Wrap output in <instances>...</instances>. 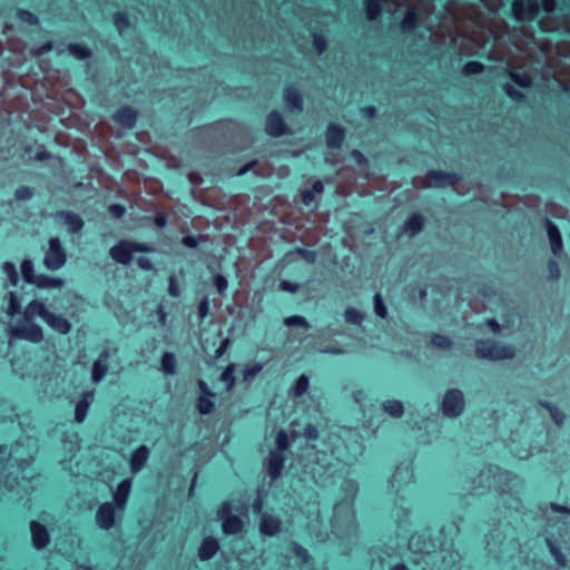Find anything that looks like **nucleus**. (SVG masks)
Here are the masks:
<instances>
[{
    "instance_id": "obj_1",
    "label": "nucleus",
    "mask_w": 570,
    "mask_h": 570,
    "mask_svg": "<svg viewBox=\"0 0 570 570\" xmlns=\"http://www.w3.org/2000/svg\"><path fill=\"white\" fill-rule=\"evenodd\" d=\"M49 312L50 311L42 301H30L23 312L24 321L19 322L10 328V336L12 338L28 341L33 344L41 343L43 340V330L39 324L32 322V320L35 317H40L45 321Z\"/></svg>"
},
{
    "instance_id": "obj_2",
    "label": "nucleus",
    "mask_w": 570,
    "mask_h": 570,
    "mask_svg": "<svg viewBox=\"0 0 570 570\" xmlns=\"http://www.w3.org/2000/svg\"><path fill=\"white\" fill-rule=\"evenodd\" d=\"M475 356L485 361H509L517 355V348L513 344L503 343L494 338H481L475 342Z\"/></svg>"
},
{
    "instance_id": "obj_3",
    "label": "nucleus",
    "mask_w": 570,
    "mask_h": 570,
    "mask_svg": "<svg viewBox=\"0 0 570 570\" xmlns=\"http://www.w3.org/2000/svg\"><path fill=\"white\" fill-rule=\"evenodd\" d=\"M155 249L148 244L131 239H121L109 249L110 257L118 264L128 265L134 253H153Z\"/></svg>"
},
{
    "instance_id": "obj_4",
    "label": "nucleus",
    "mask_w": 570,
    "mask_h": 570,
    "mask_svg": "<svg viewBox=\"0 0 570 570\" xmlns=\"http://www.w3.org/2000/svg\"><path fill=\"white\" fill-rule=\"evenodd\" d=\"M441 410L448 419L459 417L465 410L464 393L456 387L446 390L442 399Z\"/></svg>"
},
{
    "instance_id": "obj_5",
    "label": "nucleus",
    "mask_w": 570,
    "mask_h": 570,
    "mask_svg": "<svg viewBox=\"0 0 570 570\" xmlns=\"http://www.w3.org/2000/svg\"><path fill=\"white\" fill-rule=\"evenodd\" d=\"M462 180V175L458 171H444L430 169L425 173L423 185L428 188L454 187Z\"/></svg>"
},
{
    "instance_id": "obj_6",
    "label": "nucleus",
    "mask_w": 570,
    "mask_h": 570,
    "mask_svg": "<svg viewBox=\"0 0 570 570\" xmlns=\"http://www.w3.org/2000/svg\"><path fill=\"white\" fill-rule=\"evenodd\" d=\"M67 252L58 237H51L48 242V249L45 253L43 265L47 269L55 272L65 266Z\"/></svg>"
},
{
    "instance_id": "obj_7",
    "label": "nucleus",
    "mask_w": 570,
    "mask_h": 570,
    "mask_svg": "<svg viewBox=\"0 0 570 570\" xmlns=\"http://www.w3.org/2000/svg\"><path fill=\"white\" fill-rule=\"evenodd\" d=\"M264 129L272 138H281L293 134V130L283 114L276 109L266 115Z\"/></svg>"
},
{
    "instance_id": "obj_8",
    "label": "nucleus",
    "mask_w": 570,
    "mask_h": 570,
    "mask_svg": "<svg viewBox=\"0 0 570 570\" xmlns=\"http://www.w3.org/2000/svg\"><path fill=\"white\" fill-rule=\"evenodd\" d=\"M118 512V508L110 501L100 503L95 513L96 525L102 531H110L116 527Z\"/></svg>"
},
{
    "instance_id": "obj_9",
    "label": "nucleus",
    "mask_w": 570,
    "mask_h": 570,
    "mask_svg": "<svg viewBox=\"0 0 570 570\" xmlns=\"http://www.w3.org/2000/svg\"><path fill=\"white\" fill-rule=\"evenodd\" d=\"M344 491L348 494L352 495V498H354L358 491V483L356 480L354 479H347L344 481ZM333 512H334V515H333V519H332V522L334 523L335 519L337 517H341V515H353L354 511H353V499L351 500H347V499H341V500H337L335 503H334V507H333Z\"/></svg>"
},
{
    "instance_id": "obj_10",
    "label": "nucleus",
    "mask_w": 570,
    "mask_h": 570,
    "mask_svg": "<svg viewBox=\"0 0 570 570\" xmlns=\"http://www.w3.org/2000/svg\"><path fill=\"white\" fill-rule=\"evenodd\" d=\"M197 386L199 390V395L196 397V409L199 414L209 415L216 407L215 400L217 394L210 390L208 384L203 380H198Z\"/></svg>"
},
{
    "instance_id": "obj_11",
    "label": "nucleus",
    "mask_w": 570,
    "mask_h": 570,
    "mask_svg": "<svg viewBox=\"0 0 570 570\" xmlns=\"http://www.w3.org/2000/svg\"><path fill=\"white\" fill-rule=\"evenodd\" d=\"M283 101L287 111L302 112L304 108L303 90L296 83L285 86L283 89Z\"/></svg>"
},
{
    "instance_id": "obj_12",
    "label": "nucleus",
    "mask_w": 570,
    "mask_h": 570,
    "mask_svg": "<svg viewBox=\"0 0 570 570\" xmlns=\"http://www.w3.org/2000/svg\"><path fill=\"white\" fill-rule=\"evenodd\" d=\"M53 219L67 227V230L71 235L80 234L85 227L82 217L71 210L60 209L53 213Z\"/></svg>"
},
{
    "instance_id": "obj_13",
    "label": "nucleus",
    "mask_w": 570,
    "mask_h": 570,
    "mask_svg": "<svg viewBox=\"0 0 570 570\" xmlns=\"http://www.w3.org/2000/svg\"><path fill=\"white\" fill-rule=\"evenodd\" d=\"M29 530L31 534V542L36 550H45L51 542V534L49 529L37 520L29 522Z\"/></svg>"
},
{
    "instance_id": "obj_14",
    "label": "nucleus",
    "mask_w": 570,
    "mask_h": 570,
    "mask_svg": "<svg viewBox=\"0 0 570 570\" xmlns=\"http://www.w3.org/2000/svg\"><path fill=\"white\" fill-rule=\"evenodd\" d=\"M544 227L551 253L554 257H561L564 253V243L559 227L548 217L544 218Z\"/></svg>"
},
{
    "instance_id": "obj_15",
    "label": "nucleus",
    "mask_w": 570,
    "mask_h": 570,
    "mask_svg": "<svg viewBox=\"0 0 570 570\" xmlns=\"http://www.w3.org/2000/svg\"><path fill=\"white\" fill-rule=\"evenodd\" d=\"M287 455L278 451L271 450L265 461L268 476L272 481L278 480L285 469Z\"/></svg>"
},
{
    "instance_id": "obj_16",
    "label": "nucleus",
    "mask_w": 570,
    "mask_h": 570,
    "mask_svg": "<svg viewBox=\"0 0 570 570\" xmlns=\"http://www.w3.org/2000/svg\"><path fill=\"white\" fill-rule=\"evenodd\" d=\"M96 391L95 389H89L83 391L80 394L79 400L76 402L75 405V413H73V420L78 424H82L90 411L91 404L95 400Z\"/></svg>"
},
{
    "instance_id": "obj_17",
    "label": "nucleus",
    "mask_w": 570,
    "mask_h": 570,
    "mask_svg": "<svg viewBox=\"0 0 570 570\" xmlns=\"http://www.w3.org/2000/svg\"><path fill=\"white\" fill-rule=\"evenodd\" d=\"M539 9L537 2H524L522 0L512 2V14L518 22L531 21L538 14Z\"/></svg>"
},
{
    "instance_id": "obj_18",
    "label": "nucleus",
    "mask_w": 570,
    "mask_h": 570,
    "mask_svg": "<svg viewBox=\"0 0 570 570\" xmlns=\"http://www.w3.org/2000/svg\"><path fill=\"white\" fill-rule=\"evenodd\" d=\"M132 490V479H122L112 492V501L120 512H124L128 505L130 493Z\"/></svg>"
},
{
    "instance_id": "obj_19",
    "label": "nucleus",
    "mask_w": 570,
    "mask_h": 570,
    "mask_svg": "<svg viewBox=\"0 0 570 570\" xmlns=\"http://www.w3.org/2000/svg\"><path fill=\"white\" fill-rule=\"evenodd\" d=\"M138 117H139L138 110L135 107L129 106V105L119 107L111 116L112 120L116 124H118L127 129L135 128Z\"/></svg>"
},
{
    "instance_id": "obj_20",
    "label": "nucleus",
    "mask_w": 570,
    "mask_h": 570,
    "mask_svg": "<svg viewBox=\"0 0 570 570\" xmlns=\"http://www.w3.org/2000/svg\"><path fill=\"white\" fill-rule=\"evenodd\" d=\"M346 137L345 128L337 122H330L326 126L325 142L330 149L340 150Z\"/></svg>"
},
{
    "instance_id": "obj_21",
    "label": "nucleus",
    "mask_w": 570,
    "mask_h": 570,
    "mask_svg": "<svg viewBox=\"0 0 570 570\" xmlns=\"http://www.w3.org/2000/svg\"><path fill=\"white\" fill-rule=\"evenodd\" d=\"M220 550L219 540L213 535L204 537L197 549V557L202 562L210 561Z\"/></svg>"
},
{
    "instance_id": "obj_22",
    "label": "nucleus",
    "mask_w": 570,
    "mask_h": 570,
    "mask_svg": "<svg viewBox=\"0 0 570 570\" xmlns=\"http://www.w3.org/2000/svg\"><path fill=\"white\" fill-rule=\"evenodd\" d=\"M425 226V217L421 212H412L401 226V233L410 237L419 235Z\"/></svg>"
},
{
    "instance_id": "obj_23",
    "label": "nucleus",
    "mask_w": 570,
    "mask_h": 570,
    "mask_svg": "<svg viewBox=\"0 0 570 570\" xmlns=\"http://www.w3.org/2000/svg\"><path fill=\"white\" fill-rule=\"evenodd\" d=\"M150 456V449L141 444L137 446L131 453L129 458V466L132 474H137L146 466Z\"/></svg>"
},
{
    "instance_id": "obj_24",
    "label": "nucleus",
    "mask_w": 570,
    "mask_h": 570,
    "mask_svg": "<svg viewBox=\"0 0 570 570\" xmlns=\"http://www.w3.org/2000/svg\"><path fill=\"white\" fill-rule=\"evenodd\" d=\"M282 529V521L278 517L264 513L259 520V531L265 537H275Z\"/></svg>"
},
{
    "instance_id": "obj_25",
    "label": "nucleus",
    "mask_w": 570,
    "mask_h": 570,
    "mask_svg": "<svg viewBox=\"0 0 570 570\" xmlns=\"http://www.w3.org/2000/svg\"><path fill=\"white\" fill-rule=\"evenodd\" d=\"M546 546H547L551 557L553 558L556 564L560 569H569L570 568V563H569L567 556L564 554L561 547L559 546V543L557 542V540L553 537L550 535V537L546 538Z\"/></svg>"
},
{
    "instance_id": "obj_26",
    "label": "nucleus",
    "mask_w": 570,
    "mask_h": 570,
    "mask_svg": "<svg viewBox=\"0 0 570 570\" xmlns=\"http://www.w3.org/2000/svg\"><path fill=\"white\" fill-rule=\"evenodd\" d=\"M489 472L492 473L493 479H498L499 492L504 493L505 488H510L511 483L517 479L514 472L510 470H503L498 465H490Z\"/></svg>"
},
{
    "instance_id": "obj_27",
    "label": "nucleus",
    "mask_w": 570,
    "mask_h": 570,
    "mask_svg": "<svg viewBox=\"0 0 570 570\" xmlns=\"http://www.w3.org/2000/svg\"><path fill=\"white\" fill-rule=\"evenodd\" d=\"M507 77L520 89H530L533 85L532 76L527 71H519L514 68L504 69Z\"/></svg>"
},
{
    "instance_id": "obj_28",
    "label": "nucleus",
    "mask_w": 570,
    "mask_h": 570,
    "mask_svg": "<svg viewBox=\"0 0 570 570\" xmlns=\"http://www.w3.org/2000/svg\"><path fill=\"white\" fill-rule=\"evenodd\" d=\"M45 322L56 332L66 335L71 330L70 322L62 315L49 312Z\"/></svg>"
},
{
    "instance_id": "obj_29",
    "label": "nucleus",
    "mask_w": 570,
    "mask_h": 570,
    "mask_svg": "<svg viewBox=\"0 0 570 570\" xmlns=\"http://www.w3.org/2000/svg\"><path fill=\"white\" fill-rule=\"evenodd\" d=\"M108 353L104 352L94 363L91 367L92 383L99 384L108 372Z\"/></svg>"
},
{
    "instance_id": "obj_30",
    "label": "nucleus",
    "mask_w": 570,
    "mask_h": 570,
    "mask_svg": "<svg viewBox=\"0 0 570 570\" xmlns=\"http://www.w3.org/2000/svg\"><path fill=\"white\" fill-rule=\"evenodd\" d=\"M67 51L72 58L80 61L88 60L94 56L92 49L82 42H70L67 46Z\"/></svg>"
},
{
    "instance_id": "obj_31",
    "label": "nucleus",
    "mask_w": 570,
    "mask_h": 570,
    "mask_svg": "<svg viewBox=\"0 0 570 570\" xmlns=\"http://www.w3.org/2000/svg\"><path fill=\"white\" fill-rule=\"evenodd\" d=\"M324 190H325V187H324L323 181L320 179H316L312 184L311 188H306L301 191V200H302L303 205L311 206L312 204H314L315 196L322 195L324 193Z\"/></svg>"
},
{
    "instance_id": "obj_32",
    "label": "nucleus",
    "mask_w": 570,
    "mask_h": 570,
    "mask_svg": "<svg viewBox=\"0 0 570 570\" xmlns=\"http://www.w3.org/2000/svg\"><path fill=\"white\" fill-rule=\"evenodd\" d=\"M222 530L226 535H236L244 530V521L239 515L227 517L222 522Z\"/></svg>"
},
{
    "instance_id": "obj_33",
    "label": "nucleus",
    "mask_w": 570,
    "mask_h": 570,
    "mask_svg": "<svg viewBox=\"0 0 570 570\" xmlns=\"http://www.w3.org/2000/svg\"><path fill=\"white\" fill-rule=\"evenodd\" d=\"M421 17L420 12L415 7H410L401 22V28L403 32H411L415 30L420 23Z\"/></svg>"
},
{
    "instance_id": "obj_34",
    "label": "nucleus",
    "mask_w": 570,
    "mask_h": 570,
    "mask_svg": "<svg viewBox=\"0 0 570 570\" xmlns=\"http://www.w3.org/2000/svg\"><path fill=\"white\" fill-rule=\"evenodd\" d=\"M287 550L295 558L299 566H307L311 563L312 557L309 552L298 542H291L287 547Z\"/></svg>"
},
{
    "instance_id": "obj_35",
    "label": "nucleus",
    "mask_w": 570,
    "mask_h": 570,
    "mask_svg": "<svg viewBox=\"0 0 570 570\" xmlns=\"http://www.w3.org/2000/svg\"><path fill=\"white\" fill-rule=\"evenodd\" d=\"M539 406L549 412L552 421L559 428L564 424L566 414L562 410H560L554 403L546 400H541L538 402Z\"/></svg>"
},
{
    "instance_id": "obj_36",
    "label": "nucleus",
    "mask_w": 570,
    "mask_h": 570,
    "mask_svg": "<svg viewBox=\"0 0 570 570\" xmlns=\"http://www.w3.org/2000/svg\"><path fill=\"white\" fill-rule=\"evenodd\" d=\"M294 440V434H289L287 431L281 429L275 435V449L274 451H278L281 453L287 454L292 446V442Z\"/></svg>"
},
{
    "instance_id": "obj_37",
    "label": "nucleus",
    "mask_w": 570,
    "mask_h": 570,
    "mask_svg": "<svg viewBox=\"0 0 570 570\" xmlns=\"http://www.w3.org/2000/svg\"><path fill=\"white\" fill-rule=\"evenodd\" d=\"M33 285L41 289L60 288L63 285V279L47 274H38Z\"/></svg>"
},
{
    "instance_id": "obj_38",
    "label": "nucleus",
    "mask_w": 570,
    "mask_h": 570,
    "mask_svg": "<svg viewBox=\"0 0 570 570\" xmlns=\"http://www.w3.org/2000/svg\"><path fill=\"white\" fill-rule=\"evenodd\" d=\"M383 411L394 419H400L404 414L403 402L394 399L385 400L382 403Z\"/></svg>"
},
{
    "instance_id": "obj_39",
    "label": "nucleus",
    "mask_w": 570,
    "mask_h": 570,
    "mask_svg": "<svg viewBox=\"0 0 570 570\" xmlns=\"http://www.w3.org/2000/svg\"><path fill=\"white\" fill-rule=\"evenodd\" d=\"M236 367L237 366L235 363H229L219 375V381L226 386L227 391H230L236 385V382H237L236 376H235Z\"/></svg>"
},
{
    "instance_id": "obj_40",
    "label": "nucleus",
    "mask_w": 570,
    "mask_h": 570,
    "mask_svg": "<svg viewBox=\"0 0 570 570\" xmlns=\"http://www.w3.org/2000/svg\"><path fill=\"white\" fill-rule=\"evenodd\" d=\"M161 370L166 375L177 373V358L173 352H164L160 358Z\"/></svg>"
},
{
    "instance_id": "obj_41",
    "label": "nucleus",
    "mask_w": 570,
    "mask_h": 570,
    "mask_svg": "<svg viewBox=\"0 0 570 570\" xmlns=\"http://www.w3.org/2000/svg\"><path fill=\"white\" fill-rule=\"evenodd\" d=\"M312 46H313V49L314 51L321 56L323 55L326 50H327V47H328V41H327V38L326 36L324 35L323 31L321 30H317V29H314L312 32Z\"/></svg>"
},
{
    "instance_id": "obj_42",
    "label": "nucleus",
    "mask_w": 570,
    "mask_h": 570,
    "mask_svg": "<svg viewBox=\"0 0 570 570\" xmlns=\"http://www.w3.org/2000/svg\"><path fill=\"white\" fill-rule=\"evenodd\" d=\"M430 343L440 351H450L453 347V340L441 333H432L430 335Z\"/></svg>"
},
{
    "instance_id": "obj_43",
    "label": "nucleus",
    "mask_w": 570,
    "mask_h": 570,
    "mask_svg": "<svg viewBox=\"0 0 570 570\" xmlns=\"http://www.w3.org/2000/svg\"><path fill=\"white\" fill-rule=\"evenodd\" d=\"M112 23L119 33L131 28V20L126 11H116L112 13Z\"/></svg>"
},
{
    "instance_id": "obj_44",
    "label": "nucleus",
    "mask_w": 570,
    "mask_h": 570,
    "mask_svg": "<svg viewBox=\"0 0 570 570\" xmlns=\"http://www.w3.org/2000/svg\"><path fill=\"white\" fill-rule=\"evenodd\" d=\"M502 90L505 94V96L515 104H523L527 101L525 94L520 89L515 88L512 83H503Z\"/></svg>"
},
{
    "instance_id": "obj_45",
    "label": "nucleus",
    "mask_w": 570,
    "mask_h": 570,
    "mask_svg": "<svg viewBox=\"0 0 570 570\" xmlns=\"http://www.w3.org/2000/svg\"><path fill=\"white\" fill-rule=\"evenodd\" d=\"M309 389V377L306 374H301L292 386V394L295 397L304 396Z\"/></svg>"
},
{
    "instance_id": "obj_46",
    "label": "nucleus",
    "mask_w": 570,
    "mask_h": 570,
    "mask_svg": "<svg viewBox=\"0 0 570 570\" xmlns=\"http://www.w3.org/2000/svg\"><path fill=\"white\" fill-rule=\"evenodd\" d=\"M383 0H365L364 7L366 17L370 21L376 20L382 12Z\"/></svg>"
},
{
    "instance_id": "obj_47",
    "label": "nucleus",
    "mask_w": 570,
    "mask_h": 570,
    "mask_svg": "<svg viewBox=\"0 0 570 570\" xmlns=\"http://www.w3.org/2000/svg\"><path fill=\"white\" fill-rule=\"evenodd\" d=\"M344 320L347 324L360 326L365 320V313L354 307H347L344 311Z\"/></svg>"
},
{
    "instance_id": "obj_48",
    "label": "nucleus",
    "mask_w": 570,
    "mask_h": 570,
    "mask_svg": "<svg viewBox=\"0 0 570 570\" xmlns=\"http://www.w3.org/2000/svg\"><path fill=\"white\" fill-rule=\"evenodd\" d=\"M373 307L375 315L381 320H386L389 316L387 306L385 301L380 292L375 293L373 296Z\"/></svg>"
},
{
    "instance_id": "obj_49",
    "label": "nucleus",
    "mask_w": 570,
    "mask_h": 570,
    "mask_svg": "<svg viewBox=\"0 0 570 570\" xmlns=\"http://www.w3.org/2000/svg\"><path fill=\"white\" fill-rule=\"evenodd\" d=\"M16 16L21 23L27 26L36 27L39 24L38 16L28 9H18Z\"/></svg>"
},
{
    "instance_id": "obj_50",
    "label": "nucleus",
    "mask_w": 570,
    "mask_h": 570,
    "mask_svg": "<svg viewBox=\"0 0 570 570\" xmlns=\"http://www.w3.org/2000/svg\"><path fill=\"white\" fill-rule=\"evenodd\" d=\"M21 273L27 284H35L38 274H36L33 263L30 259H23L21 263Z\"/></svg>"
},
{
    "instance_id": "obj_51",
    "label": "nucleus",
    "mask_w": 570,
    "mask_h": 570,
    "mask_svg": "<svg viewBox=\"0 0 570 570\" xmlns=\"http://www.w3.org/2000/svg\"><path fill=\"white\" fill-rule=\"evenodd\" d=\"M461 71L462 75L466 77L478 76L484 71V65L476 60L468 61L463 65Z\"/></svg>"
},
{
    "instance_id": "obj_52",
    "label": "nucleus",
    "mask_w": 570,
    "mask_h": 570,
    "mask_svg": "<svg viewBox=\"0 0 570 570\" xmlns=\"http://www.w3.org/2000/svg\"><path fill=\"white\" fill-rule=\"evenodd\" d=\"M8 314L10 316H14L17 314H20L22 312L21 309V299L19 295L14 292H9L8 294Z\"/></svg>"
},
{
    "instance_id": "obj_53",
    "label": "nucleus",
    "mask_w": 570,
    "mask_h": 570,
    "mask_svg": "<svg viewBox=\"0 0 570 570\" xmlns=\"http://www.w3.org/2000/svg\"><path fill=\"white\" fill-rule=\"evenodd\" d=\"M284 324L287 327H301L304 330L311 328L309 322L301 315H292L284 318Z\"/></svg>"
},
{
    "instance_id": "obj_54",
    "label": "nucleus",
    "mask_w": 570,
    "mask_h": 570,
    "mask_svg": "<svg viewBox=\"0 0 570 570\" xmlns=\"http://www.w3.org/2000/svg\"><path fill=\"white\" fill-rule=\"evenodd\" d=\"M212 284L216 288L217 293L224 296L228 289V281L225 275L217 273L212 277Z\"/></svg>"
},
{
    "instance_id": "obj_55",
    "label": "nucleus",
    "mask_w": 570,
    "mask_h": 570,
    "mask_svg": "<svg viewBox=\"0 0 570 570\" xmlns=\"http://www.w3.org/2000/svg\"><path fill=\"white\" fill-rule=\"evenodd\" d=\"M12 452L8 444H0V475L8 469Z\"/></svg>"
},
{
    "instance_id": "obj_56",
    "label": "nucleus",
    "mask_w": 570,
    "mask_h": 570,
    "mask_svg": "<svg viewBox=\"0 0 570 570\" xmlns=\"http://www.w3.org/2000/svg\"><path fill=\"white\" fill-rule=\"evenodd\" d=\"M210 314V301L207 295L203 296L197 304V315L199 321L206 320Z\"/></svg>"
},
{
    "instance_id": "obj_57",
    "label": "nucleus",
    "mask_w": 570,
    "mask_h": 570,
    "mask_svg": "<svg viewBox=\"0 0 570 570\" xmlns=\"http://www.w3.org/2000/svg\"><path fill=\"white\" fill-rule=\"evenodd\" d=\"M547 268H548V277L550 281L557 282L560 279L561 276V269L559 266V263L556 258H550L547 262Z\"/></svg>"
},
{
    "instance_id": "obj_58",
    "label": "nucleus",
    "mask_w": 570,
    "mask_h": 570,
    "mask_svg": "<svg viewBox=\"0 0 570 570\" xmlns=\"http://www.w3.org/2000/svg\"><path fill=\"white\" fill-rule=\"evenodd\" d=\"M262 370H263V364L259 362H255L250 365H247L243 370L244 381H246V382L250 381L253 377H255L257 374H259L262 372Z\"/></svg>"
},
{
    "instance_id": "obj_59",
    "label": "nucleus",
    "mask_w": 570,
    "mask_h": 570,
    "mask_svg": "<svg viewBox=\"0 0 570 570\" xmlns=\"http://www.w3.org/2000/svg\"><path fill=\"white\" fill-rule=\"evenodd\" d=\"M35 195V189L29 186H20L14 190V198L19 202H28Z\"/></svg>"
},
{
    "instance_id": "obj_60",
    "label": "nucleus",
    "mask_w": 570,
    "mask_h": 570,
    "mask_svg": "<svg viewBox=\"0 0 570 570\" xmlns=\"http://www.w3.org/2000/svg\"><path fill=\"white\" fill-rule=\"evenodd\" d=\"M2 271L6 273V275L8 276L10 283L14 286L17 285L18 281H19V274H18V271L16 268V265L11 262H4L2 264Z\"/></svg>"
},
{
    "instance_id": "obj_61",
    "label": "nucleus",
    "mask_w": 570,
    "mask_h": 570,
    "mask_svg": "<svg viewBox=\"0 0 570 570\" xmlns=\"http://www.w3.org/2000/svg\"><path fill=\"white\" fill-rule=\"evenodd\" d=\"M350 157L361 168H367L370 166L368 158L360 149H353L350 153Z\"/></svg>"
},
{
    "instance_id": "obj_62",
    "label": "nucleus",
    "mask_w": 570,
    "mask_h": 570,
    "mask_svg": "<svg viewBox=\"0 0 570 570\" xmlns=\"http://www.w3.org/2000/svg\"><path fill=\"white\" fill-rule=\"evenodd\" d=\"M233 511V505L229 501H224L216 510V517L218 520H220L222 522L227 518V517H233L234 514L232 513Z\"/></svg>"
},
{
    "instance_id": "obj_63",
    "label": "nucleus",
    "mask_w": 570,
    "mask_h": 570,
    "mask_svg": "<svg viewBox=\"0 0 570 570\" xmlns=\"http://www.w3.org/2000/svg\"><path fill=\"white\" fill-rule=\"evenodd\" d=\"M107 212L111 217L120 219L125 216L127 208L122 204H111L108 206Z\"/></svg>"
},
{
    "instance_id": "obj_64",
    "label": "nucleus",
    "mask_w": 570,
    "mask_h": 570,
    "mask_svg": "<svg viewBox=\"0 0 570 570\" xmlns=\"http://www.w3.org/2000/svg\"><path fill=\"white\" fill-rule=\"evenodd\" d=\"M181 293L179 282L175 275H170L168 279V294L171 297H179Z\"/></svg>"
}]
</instances>
